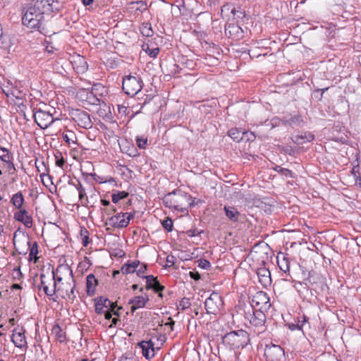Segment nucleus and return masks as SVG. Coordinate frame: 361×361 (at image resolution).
Returning a JSON list of instances; mask_svg holds the SVG:
<instances>
[{"label": "nucleus", "mask_w": 361, "mask_h": 361, "mask_svg": "<svg viewBox=\"0 0 361 361\" xmlns=\"http://www.w3.org/2000/svg\"><path fill=\"white\" fill-rule=\"evenodd\" d=\"M72 119L77 125L85 129H90L93 123L90 118V115L81 109H74L71 113Z\"/></svg>", "instance_id": "obj_9"}, {"label": "nucleus", "mask_w": 361, "mask_h": 361, "mask_svg": "<svg viewBox=\"0 0 361 361\" xmlns=\"http://www.w3.org/2000/svg\"><path fill=\"white\" fill-rule=\"evenodd\" d=\"M0 159L4 163L13 160V154L7 148L0 147Z\"/></svg>", "instance_id": "obj_32"}, {"label": "nucleus", "mask_w": 361, "mask_h": 361, "mask_svg": "<svg viewBox=\"0 0 361 361\" xmlns=\"http://www.w3.org/2000/svg\"><path fill=\"white\" fill-rule=\"evenodd\" d=\"M143 50L152 58H156L159 52L158 47L151 49L148 44L143 45Z\"/></svg>", "instance_id": "obj_41"}, {"label": "nucleus", "mask_w": 361, "mask_h": 361, "mask_svg": "<svg viewBox=\"0 0 361 361\" xmlns=\"http://www.w3.org/2000/svg\"><path fill=\"white\" fill-rule=\"evenodd\" d=\"M77 181L78 183L75 185V188L78 191L79 200L81 202L82 206L87 207L89 200L85 192V188L83 187L80 180H78Z\"/></svg>", "instance_id": "obj_26"}, {"label": "nucleus", "mask_w": 361, "mask_h": 361, "mask_svg": "<svg viewBox=\"0 0 361 361\" xmlns=\"http://www.w3.org/2000/svg\"><path fill=\"white\" fill-rule=\"evenodd\" d=\"M311 97H312V99H315L318 102H321L323 98V94H322V92H320V89L317 88L313 91Z\"/></svg>", "instance_id": "obj_51"}, {"label": "nucleus", "mask_w": 361, "mask_h": 361, "mask_svg": "<svg viewBox=\"0 0 361 361\" xmlns=\"http://www.w3.org/2000/svg\"><path fill=\"white\" fill-rule=\"evenodd\" d=\"M198 267L203 269H209L211 267V263L205 259H200L198 264Z\"/></svg>", "instance_id": "obj_54"}, {"label": "nucleus", "mask_w": 361, "mask_h": 361, "mask_svg": "<svg viewBox=\"0 0 361 361\" xmlns=\"http://www.w3.org/2000/svg\"><path fill=\"white\" fill-rule=\"evenodd\" d=\"M5 164H6V167L8 171L11 174H13L16 171V168H15V165L13 163V160H10V161L5 162Z\"/></svg>", "instance_id": "obj_55"}, {"label": "nucleus", "mask_w": 361, "mask_h": 361, "mask_svg": "<svg viewBox=\"0 0 361 361\" xmlns=\"http://www.w3.org/2000/svg\"><path fill=\"white\" fill-rule=\"evenodd\" d=\"M176 258L173 255H168L166 259V264L165 267H172L176 263Z\"/></svg>", "instance_id": "obj_56"}, {"label": "nucleus", "mask_w": 361, "mask_h": 361, "mask_svg": "<svg viewBox=\"0 0 361 361\" xmlns=\"http://www.w3.org/2000/svg\"><path fill=\"white\" fill-rule=\"evenodd\" d=\"M86 101L92 105H99L100 104V99L98 97V94L91 92H87Z\"/></svg>", "instance_id": "obj_35"}, {"label": "nucleus", "mask_w": 361, "mask_h": 361, "mask_svg": "<svg viewBox=\"0 0 361 361\" xmlns=\"http://www.w3.org/2000/svg\"><path fill=\"white\" fill-rule=\"evenodd\" d=\"M142 278L146 279L145 288L147 290L152 289L154 292H162L164 289V286L153 275H147L146 276H142Z\"/></svg>", "instance_id": "obj_19"}, {"label": "nucleus", "mask_w": 361, "mask_h": 361, "mask_svg": "<svg viewBox=\"0 0 361 361\" xmlns=\"http://www.w3.org/2000/svg\"><path fill=\"white\" fill-rule=\"evenodd\" d=\"M257 274L259 281L264 288H267L271 284V273L268 269L262 267L257 269Z\"/></svg>", "instance_id": "obj_18"}, {"label": "nucleus", "mask_w": 361, "mask_h": 361, "mask_svg": "<svg viewBox=\"0 0 361 361\" xmlns=\"http://www.w3.org/2000/svg\"><path fill=\"white\" fill-rule=\"evenodd\" d=\"M80 235L82 239V244L84 247H87L90 243L89 231L85 227H81L80 231Z\"/></svg>", "instance_id": "obj_36"}, {"label": "nucleus", "mask_w": 361, "mask_h": 361, "mask_svg": "<svg viewBox=\"0 0 361 361\" xmlns=\"http://www.w3.org/2000/svg\"><path fill=\"white\" fill-rule=\"evenodd\" d=\"M143 81L139 75H126L123 78L122 89L130 97L135 96L141 91Z\"/></svg>", "instance_id": "obj_4"}, {"label": "nucleus", "mask_w": 361, "mask_h": 361, "mask_svg": "<svg viewBox=\"0 0 361 361\" xmlns=\"http://www.w3.org/2000/svg\"><path fill=\"white\" fill-rule=\"evenodd\" d=\"M279 122V118H274L268 123H267V121H265V123L267 126H270L271 128H273L278 125Z\"/></svg>", "instance_id": "obj_64"}, {"label": "nucleus", "mask_w": 361, "mask_h": 361, "mask_svg": "<svg viewBox=\"0 0 361 361\" xmlns=\"http://www.w3.org/2000/svg\"><path fill=\"white\" fill-rule=\"evenodd\" d=\"M288 329L291 331H295V330L302 331L303 328H302V324H300V323L298 322L295 324H294V323L288 324Z\"/></svg>", "instance_id": "obj_61"}, {"label": "nucleus", "mask_w": 361, "mask_h": 361, "mask_svg": "<svg viewBox=\"0 0 361 361\" xmlns=\"http://www.w3.org/2000/svg\"><path fill=\"white\" fill-rule=\"evenodd\" d=\"M224 302L221 296L213 292L204 302L206 312L209 314H216L223 307Z\"/></svg>", "instance_id": "obj_7"}, {"label": "nucleus", "mask_w": 361, "mask_h": 361, "mask_svg": "<svg viewBox=\"0 0 361 361\" xmlns=\"http://www.w3.org/2000/svg\"><path fill=\"white\" fill-rule=\"evenodd\" d=\"M252 308L267 311L271 307L270 298L264 291H258L253 295L250 304Z\"/></svg>", "instance_id": "obj_10"}, {"label": "nucleus", "mask_w": 361, "mask_h": 361, "mask_svg": "<svg viewBox=\"0 0 361 361\" xmlns=\"http://www.w3.org/2000/svg\"><path fill=\"white\" fill-rule=\"evenodd\" d=\"M314 135L309 132H305L301 135H296L293 138V142L296 145H303L307 142L314 140Z\"/></svg>", "instance_id": "obj_25"}, {"label": "nucleus", "mask_w": 361, "mask_h": 361, "mask_svg": "<svg viewBox=\"0 0 361 361\" xmlns=\"http://www.w3.org/2000/svg\"><path fill=\"white\" fill-rule=\"evenodd\" d=\"M225 35L234 41H238L244 37V31L236 23H227L225 25Z\"/></svg>", "instance_id": "obj_12"}, {"label": "nucleus", "mask_w": 361, "mask_h": 361, "mask_svg": "<svg viewBox=\"0 0 361 361\" xmlns=\"http://www.w3.org/2000/svg\"><path fill=\"white\" fill-rule=\"evenodd\" d=\"M191 305L190 301L189 298H183L179 302L178 308H180L181 310H185Z\"/></svg>", "instance_id": "obj_49"}, {"label": "nucleus", "mask_w": 361, "mask_h": 361, "mask_svg": "<svg viewBox=\"0 0 361 361\" xmlns=\"http://www.w3.org/2000/svg\"><path fill=\"white\" fill-rule=\"evenodd\" d=\"M2 91L9 98L11 97H15L17 99H22V92L16 87H14L10 81H7L2 85Z\"/></svg>", "instance_id": "obj_16"}, {"label": "nucleus", "mask_w": 361, "mask_h": 361, "mask_svg": "<svg viewBox=\"0 0 361 361\" xmlns=\"http://www.w3.org/2000/svg\"><path fill=\"white\" fill-rule=\"evenodd\" d=\"M121 271L123 274H133L135 272V269L133 268L132 265L130 264V261H128L127 263L124 264L121 269Z\"/></svg>", "instance_id": "obj_45"}, {"label": "nucleus", "mask_w": 361, "mask_h": 361, "mask_svg": "<svg viewBox=\"0 0 361 361\" xmlns=\"http://www.w3.org/2000/svg\"><path fill=\"white\" fill-rule=\"evenodd\" d=\"M250 341L248 333L243 329L232 331L222 337L224 345L233 350L245 348L250 343Z\"/></svg>", "instance_id": "obj_2"}, {"label": "nucleus", "mask_w": 361, "mask_h": 361, "mask_svg": "<svg viewBox=\"0 0 361 361\" xmlns=\"http://www.w3.org/2000/svg\"><path fill=\"white\" fill-rule=\"evenodd\" d=\"M273 170L280 175L284 176L285 178H294L295 177V173L288 169L283 168L281 166L276 165L273 168Z\"/></svg>", "instance_id": "obj_31"}, {"label": "nucleus", "mask_w": 361, "mask_h": 361, "mask_svg": "<svg viewBox=\"0 0 361 361\" xmlns=\"http://www.w3.org/2000/svg\"><path fill=\"white\" fill-rule=\"evenodd\" d=\"M16 235H14V237ZM21 240L18 241V244L17 245L15 242V238H13V245L16 252H18L19 255H25L27 253L28 248L27 246L24 245L23 243H20Z\"/></svg>", "instance_id": "obj_38"}, {"label": "nucleus", "mask_w": 361, "mask_h": 361, "mask_svg": "<svg viewBox=\"0 0 361 361\" xmlns=\"http://www.w3.org/2000/svg\"><path fill=\"white\" fill-rule=\"evenodd\" d=\"M62 271L69 274L70 276L72 279L73 282L75 283V279L73 277V271H72L71 268L67 264H66V265L60 264L57 267V268L56 269H52L51 272H54V279L53 280V281H55L56 283L57 282L62 281V280H63L62 277L57 275L59 272H62Z\"/></svg>", "instance_id": "obj_21"}, {"label": "nucleus", "mask_w": 361, "mask_h": 361, "mask_svg": "<svg viewBox=\"0 0 361 361\" xmlns=\"http://www.w3.org/2000/svg\"><path fill=\"white\" fill-rule=\"evenodd\" d=\"M142 350V355L147 359L150 360L154 357V351L151 350L146 345L139 346Z\"/></svg>", "instance_id": "obj_42"}, {"label": "nucleus", "mask_w": 361, "mask_h": 361, "mask_svg": "<svg viewBox=\"0 0 361 361\" xmlns=\"http://www.w3.org/2000/svg\"><path fill=\"white\" fill-rule=\"evenodd\" d=\"M123 214L124 215V220L128 221V223H126L127 227L129 225L130 221L135 217V212L125 213L123 212Z\"/></svg>", "instance_id": "obj_57"}, {"label": "nucleus", "mask_w": 361, "mask_h": 361, "mask_svg": "<svg viewBox=\"0 0 361 361\" xmlns=\"http://www.w3.org/2000/svg\"><path fill=\"white\" fill-rule=\"evenodd\" d=\"M229 137L235 142H239L244 140V130L233 128L228 131Z\"/></svg>", "instance_id": "obj_29"}, {"label": "nucleus", "mask_w": 361, "mask_h": 361, "mask_svg": "<svg viewBox=\"0 0 361 361\" xmlns=\"http://www.w3.org/2000/svg\"><path fill=\"white\" fill-rule=\"evenodd\" d=\"M60 10L58 0H36L27 4L23 8L22 23L27 27L40 31L44 15L51 14Z\"/></svg>", "instance_id": "obj_1"}, {"label": "nucleus", "mask_w": 361, "mask_h": 361, "mask_svg": "<svg viewBox=\"0 0 361 361\" xmlns=\"http://www.w3.org/2000/svg\"><path fill=\"white\" fill-rule=\"evenodd\" d=\"M264 355L267 361H285V352L279 345H266Z\"/></svg>", "instance_id": "obj_8"}, {"label": "nucleus", "mask_w": 361, "mask_h": 361, "mask_svg": "<svg viewBox=\"0 0 361 361\" xmlns=\"http://www.w3.org/2000/svg\"><path fill=\"white\" fill-rule=\"evenodd\" d=\"M66 296L67 299L71 301H73L76 298L75 295V285L71 288L70 292L67 293Z\"/></svg>", "instance_id": "obj_63"}, {"label": "nucleus", "mask_w": 361, "mask_h": 361, "mask_svg": "<svg viewBox=\"0 0 361 361\" xmlns=\"http://www.w3.org/2000/svg\"><path fill=\"white\" fill-rule=\"evenodd\" d=\"M109 224L114 228H126L128 221L124 220V215L123 212L117 213L108 219Z\"/></svg>", "instance_id": "obj_20"}, {"label": "nucleus", "mask_w": 361, "mask_h": 361, "mask_svg": "<svg viewBox=\"0 0 361 361\" xmlns=\"http://www.w3.org/2000/svg\"><path fill=\"white\" fill-rule=\"evenodd\" d=\"M20 243L27 246L28 250H30L29 257L30 259H32L37 256L38 254V245L36 241H35L33 244L31 245V242L29 240L28 235H27L26 237H23V238L21 239Z\"/></svg>", "instance_id": "obj_24"}, {"label": "nucleus", "mask_w": 361, "mask_h": 361, "mask_svg": "<svg viewBox=\"0 0 361 361\" xmlns=\"http://www.w3.org/2000/svg\"><path fill=\"white\" fill-rule=\"evenodd\" d=\"M309 319L310 318L307 315L303 314L302 316L298 317V322L300 323V324H302L303 328L307 324L309 325Z\"/></svg>", "instance_id": "obj_59"}, {"label": "nucleus", "mask_w": 361, "mask_h": 361, "mask_svg": "<svg viewBox=\"0 0 361 361\" xmlns=\"http://www.w3.org/2000/svg\"><path fill=\"white\" fill-rule=\"evenodd\" d=\"M202 232H203V231H198L197 228H192V229L188 230L187 231V234L190 237H194V236L199 235Z\"/></svg>", "instance_id": "obj_62"}, {"label": "nucleus", "mask_w": 361, "mask_h": 361, "mask_svg": "<svg viewBox=\"0 0 361 361\" xmlns=\"http://www.w3.org/2000/svg\"><path fill=\"white\" fill-rule=\"evenodd\" d=\"M24 196L21 191H19L13 195L11 202L18 209H23L22 206L24 203Z\"/></svg>", "instance_id": "obj_28"}, {"label": "nucleus", "mask_w": 361, "mask_h": 361, "mask_svg": "<svg viewBox=\"0 0 361 361\" xmlns=\"http://www.w3.org/2000/svg\"><path fill=\"white\" fill-rule=\"evenodd\" d=\"M245 318L249 321L252 326L259 329L262 331H265L267 319L264 311L262 310L249 307L247 310H245Z\"/></svg>", "instance_id": "obj_6"}, {"label": "nucleus", "mask_w": 361, "mask_h": 361, "mask_svg": "<svg viewBox=\"0 0 361 361\" xmlns=\"http://www.w3.org/2000/svg\"><path fill=\"white\" fill-rule=\"evenodd\" d=\"M323 283V278L314 271H309L307 277H305L302 281L299 282L305 288H310L312 286L314 289L318 287L319 283Z\"/></svg>", "instance_id": "obj_13"}, {"label": "nucleus", "mask_w": 361, "mask_h": 361, "mask_svg": "<svg viewBox=\"0 0 361 361\" xmlns=\"http://www.w3.org/2000/svg\"><path fill=\"white\" fill-rule=\"evenodd\" d=\"M90 92L102 97L104 93L106 92V90H105L104 86H103L102 84L97 83L92 85Z\"/></svg>", "instance_id": "obj_40"}, {"label": "nucleus", "mask_w": 361, "mask_h": 361, "mask_svg": "<svg viewBox=\"0 0 361 361\" xmlns=\"http://www.w3.org/2000/svg\"><path fill=\"white\" fill-rule=\"evenodd\" d=\"M351 173L355 178V184L361 188V170L359 165L354 166L352 169Z\"/></svg>", "instance_id": "obj_33"}, {"label": "nucleus", "mask_w": 361, "mask_h": 361, "mask_svg": "<svg viewBox=\"0 0 361 361\" xmlns=\"http://www.w3.org/2000/svg\"><path fill=\"white\" fill-rule=\"evenodd\" d=\"M149 300L147 294L135 296L129 300L128 304L131 305L130 311L134 313L136 310L145 307L147 302Z\"/></svg>", "instance_id": "obj_14"}, {"label": "nucleus", "mask_w": 361, "mask_h": 361, "mask_svg": "<svg viewBox=\"0 0 361 361\" xmlns=\"http://www.w3.org/2000/svg\"><path fill=\"white\" fill-rule=\"evenodd\" d=\"M140 32L142 35L145 37H151L154 33L151 24L149 23H145L142 24V26L140 28Z\"/></svg>", "instance_id": "obj_39"}, {"label": "nucleus", "mask_w": 361, "mask_h": 361, "mask_svg": "<svg viewBox=\"0 0 361 361\" xmlns=\"http://www.w3.org/2000/svg\"><path fill=\"white\" fill-rule=\"evenodd\" d=\"M14 219L21 222L24 226L28 228H31L33 224L32 218L28 214L26 209H23L14 213Z\"/></svg>", "instance_id": "obj_17"}, {"label": "nucleus", "mask_w": 361, "mask_h": 361, "mask_svg": "<svg viewBox=\"0 0 361 361\" xmlns=\"http://www.w3.org/2000/svg\"><path fill=\"white\" fill-rule=\"evenodd\" d=\"M224 210L226 217L233 223L238 222L243 216L234 207L226 205L224 207Z\"/></svg>", "instance_id": "obj_22"}, {"label": "nucleus", "mask_w": 361, "mask_h": 361, "mask_svg": "<svg viewBox=\"0 0 361 361\" xmlns=\"http://www.w3.org/2000/svg\"><path fill=\"white\" fill-rule=\"evenodd\" d=\"M98 285V280L93 274H90L86 278L87 294L93 296L95 294L96 287Z\"/></svg>", "instance_id": "obj_23"}, {"label": "nucleus", "mask_w": 361, "mask_h": 361, "mask_svg": "<svg viewBox=\"0 0 361 361\" xmlns=\"http://www.w3.org/2000/svg\"><path fill=\"white\" fill-rule=\"evenodd\" d=\"M278 265L281 271L284 273L289 272L290 271V262L286 256H283L281 260L278 259Z\"/></svg>", "instance_id": "obj_34"}, {"label": "nucleus", "mask_w": 361, "mask_h": 361, "mask_svg": "<svg viewBox=\"0 0 361 361\" xmlns=\"http://www.w3.org/2000/svg\"><path fill=\"white\" fill-rule=\"evenodd\" d=\"M256 138L254 133L250 131H244V139L247 142H253Z\"/></svg>", "instance_id": "obj_52"}, {"label": "nucleus", "mask_w": 361, "mask_h": 361, "mask_svg": "<svg viewBox=\"0 0 361 361\" xmlns=\"http://www.w3.org/2000/svg\"><path fill=\"white\" fill-rule=\"evenodd\" d=\"M129 195L128 192L126 191H117L115 193H113L111 195L112 202L114 204H116L119 200L125 199L128 197Z\"/></svg>", "instance_id": "obj_37"}, {"label": "nucleus", "mask_w": 361, "mask_h": 361, "mask_svg": "<svg viewBox=\"0 0 361 361\" xmlns=\"http://www.w3.org/2000/svg\"><path fill=\"white\" fill-rule=\"evenodd\" d=\"M283 123L286 125H288L292 127H295V126L300 127V126H304V124H305V121H304L302 117L299 114L292 116L289 118L283 120Z\"/></svg>", "instance_id": "obj_27"}, {"label": "nucleus", "mask_w": 361, "mask_h": 361, "mask_svg": "<svg viewBox=\"0 0 361 361\" xmlns=\"http://www.w3.org/2000/svg\"><path fill=\"white\" fill-rule=\"evenodd\" d=\"M33 118L35 122L41 129H46L54 121L51 113L40 109L36 111L33 110Z\"/></svg>", "instance_id": "obj_11"}, {"label": "nucleus", "mask_w": 361, "mask_h": 361, "mask_svg": "<svg viewBox=\"0 0 361 361\" xmlns=\"http://www.w3.org/2000/svg\"><path fill=\"white\" fill-rule=\"evenodd\" d=\"M133 4H137L138 6L136 8V10L140 11L141 13L145 11L147 9V3L143 1H137L135 2H133Z\"/></svg>", "instance_id": "obj_50"}, {"label": "nucleus", "mask_w": 361, "mask_h": 361, "mask_svg": "<svg viewBox=\"0 0 361 361\" xmlns=\"http://www.w3.org/2000/svg\"><path fill=\"white\" fill-rule=\"evenodd\" d=\"M136 144L140 149H145L147 145V139L145 137H137Z\"/></svg>", "instance_id": "obj_47"}, {"label": "nucleus", "mask_w": 361, "mask_h": 361, "mask_svg": "<svg viewBox=\"0 0 361 361\" xmlns=\"http://www.w3.org/2000/svg\"><path fill=\"white\" fill-rule=\"evenodd\" d=\"M11 341L17 348H23L27 347L25 331L23 328L20 331H18L17 329L13 330L11 336Z\"/></svg>", "instance_id": "obj_15"}, {"label": "nucleus", "mask_w": 361, "mask_h": 361, "mask_svg": "<svg viewBox=\"0 0 361 361\" xmlns=\"http://www.w3.org/2000/svg\"><path fill=\"white\" fill-rule=\"evenodd\" d=\"M51 334L60 343H63L66 340V333L62 330L59 324H55L53 326L51 329Z\"/></svg>", "instance_id": "obj_30"}, {"label": "nucleus", "mask_w": 361, "mask_h": 361, "mask_svg": "<svg viewBox=\"0 0 361 361\" xmlns=\"http://www.w3.org/2000/svg\"><path fill=\"white\" fill-rule=\"evenodd\" d=\"M161 225L165 230L170 232L173 229V221L172 219L169 217H167L161 222Z\"/></svg>", "instance_id": "obj_46"}, {"label": "nucleus", "mask_w": 361, "mask_h": 361, "mask_svg": "<svg viewBox=\"0 0 361 361\" xmlns=\"http://www.w3.org/2000/svg\"><path fill=\"white\" fill-rule=\"evenodd\" d=\"M281 152L285 154L290 156H295V150L292 147H283Z\"/></svg>", "instance_id": "obj_60"}, {"label": "nucleus", "mask_w": 361, "mask_h": 361, "mask_svg": "<svg viewBox=\"0 0 361 361\" xmlns=\"http://www.w3.org/2000/svg\"><path fill=\"white\" fill-rule=\"evenodd\" d=\"M231 13L235 19H243L245 17V13L240 8H232Z\"/></svg>", "instance_id": "obj_43"}, {"label": "nucleus", "mask_w": 361, "mask_h": 361, "mask_svg": "<svg viewBox=\"0 0 361 361\" xmlns=\"http://www.w3.org/2000/svg\"><path fill=\"white\" fill-rule=\"evenodd\" d=\"M190 200V195L180 190H175L164 197L163 202L165 207L183 213L187 212L185 202H189Z\"/></svg>", "instance_id": "obj_3"}, {"label": "nucleus", "mask_w": 361, "mask_h": 361, "mask_svg": "<svg viewBox=\"0 0 361 361\" xmlns=\"http://www.w3.org/2000/svg\"><path fill=\"white\" fill-rule=\"evenodd\" d=\"M138 346L146 345L148 348H150L151 350L154 351V343L152 341V340L149 341H142L138 343Z\"/></svg>", "instance_id": "obj_53"}, {"label": "nucleus", "mask_w": 361, "mask_h": 361, "mask_svg": "<svg viewBox=\"0 0 361 361\" xmlns=\"http://www.w3.org/2000/svg\"><path fill=\"white\" fill-rule=\"evenodd\" d=\"M54 279V272H51V274L47 271V274L42 272L40 274V285L37 286L39 290L41 288L43 289L46 295L53 301L56 302V299L54 298L57 290L56 286L57 284L55 281H53Z\"/></svg>", "instance_id": "obj_5"}, {"label": "nucleus", "mask_w": 361, "mask_h": 361, "mask_svg": "<svg viewBox=\"0 0 361 361\" xmlns=\"http://www.w3.org/2000/svg\"><path fill=\"white\" fill-rule=\"evenodd\" d=\"M147 265L145 264H142L140 267L135 271H136L137 275L139 277L142 278V276H145L143 274L147 271Z\"/></svg>", "instance_id": "obj_58"}, {"label": "nucleus", "mask_w": 361, "mask_h": 361, "mask_svg": "<svg viewBox=\"0 0 361 361\" xmlns=\"http://www.w3.org/2000/svg\"><path fill=\"white\" fill-rule=\"evenodd\" d=\"M94 302L97 303V305H100L107 309L108 305H109V300L102 296L97 297L94 299Z\"/></svg>", "instance_id": "obj_44"}, {"label": "nucleus", "mask_w": 361, "mask_h": 361, "mask_svg": "<svg viewBox=\"0 0 361 361\" xmlns=\"http://www.w3.org/2000/svg\"><path fill=\"white\" fill-rule=\"evenodd\" d=\"M56 165L59 167L62 168L65 164V159L63 157L61 152H57L55 154Z\"/></svg>", "instance_id": "obj_48"}]
</instances>
